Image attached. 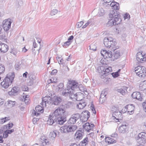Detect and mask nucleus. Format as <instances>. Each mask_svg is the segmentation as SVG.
Listing matches in <instances>:
<instances>
[{
    "label": "nucleus",
    "instance_id": "de8ad7c7",
    "mask_svg": "<svg viewBox=\"0 0 146 146\" xmlns=\"http://www.w3.org/2000/svg\"><path fill=\"white\" fill-rule=\"evenodd\" d=\"M71 44V42L70 41H67L64 43L62 45L63 47L68 46Z\"/></svg>",
    "mask_w": 146,
    "mask_h": 146
},
{
    "label": "nucleus",
    "instance_id": "6e6d98bb",
    "mask_svg": "<svg viewBox=\"0 0 146 146\" xmlns=\"http://www.w3.org/2000/svg\"><path fill=\"white\" fill-rule=\"evenodd\" d=\"M67 108H69L72 106V102H68L66 104Z\"/></svg>",
    "mask_w": 146,
    "mask_h": 146
},
{
    "label": "nucleus",
    "instance_id": "864d4df0",
    "mask_svg": "<svg viewBox=\"0 0 146 146\" xmlns=\"http://www.w3.org/2000/svg\"><path fill=\"white\" fill-rule=\"evenodd\" d=\"M14 1L19 5H20V4H22L23 3L22 1L21 0H14Z\"/></svg>",
    "mask_w": 146,
    "mask_h": 146
},
{
    "label": "nucleus",
    "instance_id": "6e6552de",
    "mask_svg": "<svg viewBox=\"0 0 146 146\" xmlns=\"http://www.w3.org/2000/svg\"><path fill=\"white\" fill-rule=\"evenodd\" d=\"M121 21V19L120 18V15L117 16L113 19H111L107 23V25L108 26H112L113 25H118L120 24Z\"/></svg>",
    "mask_w": 146,
    "mask_h": 146
},
{
    "label": "nucleus",
    "instance_id": "f3484780",
    "mask_svg": "<svg viewBox=\"0 0 146 146\" xmlns=\"http://www.w3.org/2000/svg\"><path fill=\"white\" fill-rule=\"evenodd\" d=\"M136 57L137 60L139 62H142L143 61H146L145 58L146 57H145L144 55H143L140 52H138L137 53Z\"/></svg>",
    "mask_w": 146,
    "mask_h": 146
},
{
    "label": "nucleus",
    "instance_id": "09e8293b",
    "mask_svg": "<svg viewBox=\"0 0 146 146\" xmlns=\"http://www.w3.org/2000/svg\"><path fill=\"white\" fill-rule=\"evenodd\" d=\"M111 75L114 78H116L119 76V74L118 73V72H113L111 73Z\"/></svg>",
    "mask_w": 146,
    "mask_h": 146
},
{
    "label": "nucleus",
    "instance_id": "0e129e2a",
    "mask_svg": "<svg viewBox=\"0 0 146 146\" xmlns=\"http://www.w3.org/2000/svg\"><path fill=\"white\" fill-rule=\"evenodd\" d=\"M38 120V118H34L33 120V124H36Z\"/></svg>",
    "mask_w": 146,
    "mask_h": 146
},
{
    "label": "nucleus",
    "instance_id": "c9c22d12",
    "mask_svg": "<svg viewBox=\"0 0 146 146\" xmlns=\"http://www.w3.org/2000/svg\"><path fill=\"white\" fill-rule=\"evenodd\" d=\"M13 124L11 123H9L8 124L4 126V128L7 129H9L11 128L13 126Z\"/></svg>",
    "mask_w": 146,
    "mask_h": 146
},
{
    "label": "nucleus",
    "instance_id": "3c124183",
    "mask_svg": "<svg viewBox=\"0 0 146 146\" xmlns=\"http://www.w3.org/2000/svg\"><path fill=\"white\" fill-rule=\"evenodd\" d=\"M84 22L82 21L78 22L77 23L76 25L78 28H80L83 25Z\"/></svg>",
    "mask_w": 146,
    "mask_h": 146
},
{
    "label": "nucleus",
    "instance_id": "e433bc0d",
    "mask_svg": "<svg viewBox=\"0 0 146 146\" xmlns=\"http://www.w3.org/2000/svg\"><path fill=\"white\" fill-rule=\"evenodd\" d=\"M118 92L120 93L123 95H124L126 94L127 92V90L126 89H123L122 88L118 89L117 90Z\"/></svg>",
    "mask_w": 146,
    "mask_h": 146
},
{
    "label": "nucleus",
    "instance_id": "a18cd8bd",
    "mask_svg": "<svg viewBox=\"0 0 146 146\" xmlns=\"http://www.w3.org/2000/svg\"><path fill=\"white\" fill-rule=\"evenodd\" d=\"M58 12V10L56 9H53L51 11L50 14L52 15H54L57 14Z\"/></svg>",
    "mask_w": 146,
    "mask_h": 146
},
{
    "label": "nucleus",
    "instance_id": "ddd939ff",
    "mask_svg": "<svg viewBox=\"0 0 146 146\" xmlns=\"http://www.w3.org/2000/svg\"><path fill=\"white\" fill-rule=\"evenodd\" d=\"M84 131L83 130H82L81 129L77 131L74 135V139L78 140L81 139L84 135Z\"/></svg>",
    "mask_w": 146,
    "mask_h": 146
},
{
    "label": "nucleus",
    "instance_id": "8fccbe9b",
    "mask_svg": "<svg viewBox=\"0 0 146 146\" xmlns=\"http://www.w3.org/2000/svg\"><path fill=\"white\" fill-rule=\"evenodd\" d=\"M104 1V3H103L104 5H108L110 7L109 4L110 3L111 0H103Z\"/></svg>",
    "mask_w": 146,
    "mask_h": 146
},
{
    "label": "nucleus",
    "instance_id": "2eb2a0df",
    "mask_svg": "<svg viewBox=\"0 0 146 146\" xmlns=\"http://www.w3.org/2000/svg\"><path fill=\"white\" fill-rule=\"evenodd\" d=\"M101 53L104 58H111L112 56V53L111 51L103 50L101 51Z\"/></svg>",
    "mask_w": 146,
    "mask_h": 146
},
{
    "label": "nucleus",
    "instance_id": "bf43d9fd",
    "mask_svg": "<svg viewBox=\"0 0 146 146\" xmlns=\"http://www.w3.org/2000/svg\"><path fill=\"white\" fill-rule=\"evenodd\" d=\"M57 72V70L56 69H54L52 70V72L51 73V75H53L55 74H56Z\"/></svg>",
    "mask_w": 146,
    "mask_h": 146
},
{
    "label": "nucleus",
    "instance_id": "a211bd4d",
    "mask_svg": "<svg viewBox=\"0 0 146 146\" xmlns=\"http://www.w3.org/2000/svg\"><path fill=\"white\" fill-rule=\"evenodd\" d=\"M125 109L130 114H132L134 112V107L133 104H128L125 107Z\"/></svg>",
    "mask_w": 146,
    "mask_h": 146
},
{
    "label": "nucleus",
    "instance_id": "1a4fd4ad",
    "mask_svg": "<svg viewBox=\"0 0 146 146\" xmlns=\"http://www.w3.org/2000/svg\"><path fill=\"white\" fill-rule=\"evenodd\" d=\"M146 133L142 132L139 133L137 137V142L140 144H143L145 143Z\"/></svg>",
    "mask_w": 146,
    "mask_h": 146
},
{
    "label": "nucleus",
    "instance_id": "72a5a7b5",
    "mask_svg": "<svg viewBox=\"0 0 146 146\" xmlns=\"http://www.w3.org/2000/svg\"><path fill=\"white\" fill-rule=\"evenodd\" d=\"M58 133V132L56 130H55L53 131L52 132H50L49 134L50 138H51L52 139L54 138L57 135V133Z\"/></svg>",
    "mask_w": 146,
    "mask_h": 146
},
{
    "label": "nucleus",
    "instance_id": "37998d69",
    "mask_svg": "<svg viewBox=\"0 0 146 146\" xmlns=\"http://www.w3.org/2000/svg\"><path fill=\"white\" fill-rule=\"evenodd\" d=\"M106 96V94L105 93V92L104 91H103L102 92V93L100 96V101H101V100L102 99L104 98Z\"/></svg>",
    "mask_w": 146,
    "mask_h": 146
},
{
    "label": "nucleus",
    "instance_id": "423d86ee",
    "mask_svg": "<svg viewBox=\"0 0 146 146\" xmlns=\"http://www.w3.org/2000/svg\"><path fill=\"white\" fill-rule=\"evenodd\" d=\"M135 71L137 75L141 78H144L146 75V69L143 66H139L135 68Z\"/></svg>",
    "mask_w": 146,
    "mask_h": 146
},
{
    "label": "nucleus",
    "instance_id": "5fc2aeb1",
    "mask_svg": "<svg viewBox=\"0 0 146 146\" xmlns=\"http://www.w3.org/2000/svg\"><path fill=\"white\" fill-rule=\"evenodd\" d=\"M7 131H5L3 134V137L4 138H6L8 136V134L7 133Z\"/></svg>",
    "mask_w": 146,
    "mask_h": 146
},
{
    "label": "nucleus",
    "instance_id": "2f4dec72",
    "mask_svg": "<svg viewBox=\"0 0 146 146\" xmlns=\"http://www.w3.org/2000/svg\"><path fill=\"white\" fill-rule=\"evenodd\" d=\"M41 104L42 106L40 105H38L35 108V110L36 111L40 112L42 113L43 112L44 110L43 108L44 107L42 106V102L41 103Z\"/></svg>",
    "mask_w": 146,
    "mask_h": 146
},
{
    "label": "nucleus",
    "instance_id": "dca6fc26",
    "mask_svg": "<svg viewBox=\"0 0 146 146\" xmlns=\"http://www.w3.org/2000/svg\"><path fill=\"white\" fill-rule=\"evenodd\" d=\"M105 69L104 70V73H103L102 75H101V77L102 78H104L106 76L110 73L112 71V69L110 66H107L105 65Z\"/></svg>",
    "mask_w": 146,
    "mask_h": 146
},
{
    "label": "nucleus",
    "instance_id": "9d476101",
    "mask_svg": "<svg viewBox=\"0 0 146 146\" xmlns=\"http://www.w3.org/2000/svg\"><path fill=\"white\" fill-rule=\"evenodd\" d=\"M80 117V115L78 113H75L72 115L68 121L69 124L75 123Z\"/></svg>",
    "mask_w": 146,
    "mask_h": 146
},
{
    "label": "nucleus",
    "instance_id": "4c0bfd02",
    "mask_svg": "<svg viewBox=\"0 0 146 146\" xmlns=\"http://www.w3.org/2000/svg\"><path fill=\"white\" fill-rule=\"evenodd\" d=\"M57 59L59 64H61L63 66H64L65 64L63 62V60L62 58L59 57H57Z\"/></svg>",
    "mask_w": 146,
    "mask_h": 146
},
{
    "label": "nucleus",
    "instance_id": "e2e57ef3",
    "mask_svg": "<svg viewBox=\"0 0 146 146\" xmlns=\"http://www.w3.org/2000/svg\"><path fill=\"white\" fill-rule=\"evenodd\" d=\"M29 95H24L23 96V99H29Z\"/></svg>",
    "mask_w": 146,
    "mask_h": 146
},
{
    "label": "nucleus",
    "instance_id": "f704fd0d",
    "mask_svg": "<svg viewBox=\"0 0 146 146\" xmlns=\"http://www.w3.org/2000/svg\"><path fill=\"white\" fill-rule=\"evenodd\" d=\"M104 14V10L102 8H100L98 10V13L97 14V16L100 17L103 15Z\"/></svg>",
    "mask_w": 146,
    "mask_h": 146
},
{
    "label": "nucleus",
    "instance_id": "f257e3e1",
    "mask_svg": "<svg viewBox=\"0 0 146 146\" xmlns=\"http://www.w3.org/2000/svg\"><path fill=\"white\" fill-rule=\"evenodd\" d=\"M65 112V110L62 108H57L49 116L47 123L52 125L55 122H56L60 124H63L64 121L62 116Z\"/></svg>",
    "mask_w": 146,
    "mask_h": 146
},
{
    "label": "nucleus",
    "instance_id": "58836bf2",
    "mask_svg": "<svg viewBox=\"0 0 146 146\" xmlns=\"http://www.w3.org/2000/svg\"><path fill=\"white\" fill-rule=\"evenodd\" d=\"M88 139L87 137H86L81 142L82 144H83V145L85 146L88 143Z\"/></svg>",
    "mask_w": 146,
    "mask_h": 146
},
{
    "label": "nucleus",
    "instance_id": "c756f323",
    "mask_svg": "<svg viewBox=\"0 0 146 146\" xmlns=\"http://www.w3.org/2000/svg\"><path fill=\"white\" fill-rule=\"evenodd\" d=\"M105 141L107 142L109 144H113L116 142L115 140L110 137H107L106 138Z\"/></svg>",
    "mask_w": 146,
    "mask_h": 146
},
{
    "label": "nucleus",
    "instance_id": "412c9836",
    "mask_svg": "<svg viewBox=\"0 0 146 146\" xmlns=\"http://www.w3.org/2000/svg\"><path fill=\"white\" fill-rule=\"evenodd\" d=\"M94 126L93 124H91V125H90L89 123H86L83 125L84 129L88 132H90Z\"/></svg>",
    "mask_w": 146,
    "mask_h": 146
},
{
    "label": "nucleus",
    "instance_id": "4be33fe9",
    "mask_svg": "<svg viewBox=\"0 0 146 146\" xmlns=\"http://www.w3.org/2000/svg\"><path fill=\"white\" fill-rule=\"evenodd\" d=\"M110 6L111 7L112 9L115 10H118L119 8V3L115 1L112 2L110 4Z\"/></svg>",
    "mask_w": 146,
    "mask_h": 146
},
{
    "label": "nucleus",
    "instance_id": "79ce46f5",
    "mask_svg": "<svg viewBox=\"0 0 146 146\" xmlns=\"http://www.w3.org/2000/svg\"><path fill=\"white\" fill-rule=\"evenodd\" d=\"M120 53L119 51H116L114 55L115 58L117 59L120 56Z\"/></svg>",
    "mask_w": 146,
    "mask_h": 146
},
{
    "label": "nucleus",
    "instance_id": "f8f14e48",
    "mask_svg": "<svg viewBox=\"0 0 146 146\" xmlns=\"http://www.w3.org/2000/svg\"><path fill=\"white\" fill-rule=\"evenodd\" d=\"M74 92L70 94L71 96L70 98H72L75 99L77 101H83V94L81 93H77L76 94L74 93Z\"/></svg>",
    "mask_w": 146,
    "mask_h": 146
},
{
    "label": "nucleus",
    "instance_id": "680f3d73",
    "mask_svg": "<svg viewBox=\"0 0 146 146\" xmlns=\"http://www.w3.org/2000/svg\"><path fill=\"white\" fill-rule=\"evenodd\" d=\"M28 90V87L26 86H24L22 88V90L23 91H27Z\"/></svg>",
    "mask_w": 146,
    "mask_h": 146
},
{
    "label": "nucleus",
    "instance_id": "ea45409f",
    "mask_svg": "<svg viewBox=\"0 0 146 146\" xmlns=\"http://www.w3.org/2000/svg\"><path fill=\"white\" fill-rule=\"evenodd\" d=\"M92 21L91 20H89L85 24V25L83 26L82 27V28H86L88 25L90 24V25H91L92 24Z\"/></svg>",
    "mask_w": 146,
    "mask_h": 146
},
{
    "label": "nucleus",
    "instance_id": "49530a36",
    "mask_svg": "<svg viewBox=\"0 0 146 146\" xmlns=\"http://www.w3.org/2000/svg\"><path fill=\"white\" fill-rule=\"evenodd\" d=\"M9 105L10 106H13L15 104V101H13L11 100H9L8 101Z\"/></svg>",
    "mask_w": 146,
    "mask_h": 146
},
{
    "label": "nucleus",
    "instance_id": "6ab92c4d",
    "mask_svg": "<svg viewBox=\"0 0 146 146\" xmlns=\"http://www.w3.org/2000/svg\"><path fill=\"white\" fill-rule=\"evenodd\" d=\"M132 97L134 99L142 101V98L141 97V94L139 92H135L133 93L131 95Z\"/></svg>",
    "mask_w": 146,
    "mask_h": 146
},
{
    "label": "nucleus",
    "instance_id": "f03ea898",
    "mask_svg": "<svg viewBox=\"0 0 146 146\" xmlns=\"http://www.w3.org/2000/svg\"><path fill=\"white\" fill-rule=\"evenodd\" d=\"M78 83L75 80H68L66 88L62 91V95L66 96L69 94H72L74 92L75 89L78 88Z\"/></svg>",
    "mask_w": 146,
    "mask_h": 146
},
{
    "label": "nucleus",
    "instance_id": "20e7f679",
    "mask_svg": "<svg viewBox=\"0 0 146 146\" xmlns=\"http://www.w3.org/2000/svg\"><path fill=\"white\" fill-rule=\"evenodd\" d=\"M15 77L14 72L9 73L5 77L1 84L2 87L4 88H7L11 85Z\"/></svg>",
    "mask_w": 146,
    "mask_h": 146
},
{
    "label": "nucleus",
    "instance_id": "69168bd1",
    "mask_svg": "<svg viewBox=\"0 0 146 146\" xmlns=\"http://www.w3.org/2000/svg\"><path fill=\"white\" fill-rule=\"evenodd\" d=\"M143 108L145 109V111L146 112V100L143 103Z\"/></svg>",
    "mask_w": 146,
    "mask_h": 146
},
{
    "label": "nucleus",
    "instance_id": "774afa93",
    "mask_svg": "<svg viewBox=\"0 0 146 146\" xmlns=\"http://www.w3.org/2000/svg\"><path fill=\"white\" fill-rule=\"evenodd\" d=\"M111 137H117V134L115 133H113L111 135Z\"/></svg>",
    "mask_w": 146,
    "mask_h": 146
},
{
    "label": "nucleus",
    "instance_id": "4468645a",
    "mask_svg": "<svg viewBox=\"0 0 146 146\" xmlns=\"http://www.w3.org/2000/svg\"><path fill=\"white\" fill-rule=\"evenodd\" d=\"M90 113L87 111H85L82 112L81 115V119H82V121L85 122L87 121L90 117Z\"/></svg>",
    "mask_w": 146,
    "mask_h": 146
},
{
    "label": "nucleus",
    "instance_id": "cd10ccee",
    "mask_svg": "<svg viewBox=\"0 0 146 146\" xmlns=\"http://www.w3.org/2000/svg\"><path fill=\"white\" fill-rule=\"evenodd\" d=\"M18 90L16 87H15L13 88L11 91L9 92V94L10 95H15L17 93Z\"/></svg>",
    "mask_w": 146,
    "mask_h": 146
},
{
    "label": "nucleus",
    "instance_id": "052dcab7",
    "mask_svg": "<svg viewBox=\"0 0 146 146\" xmlns=\"http://www.w3.org/2000/svg\"><path fill=\"white\" fill-rule=\"evenodd\" d=\"M64 86V85L63 84H60L58 86V88L60 89H62Z\"/></svg>",
    "mask_w": 146,
    "mask_h": 146
},
{
    "label": "nucleus",
    "instance_id": "13d9d810",
    "mask_svg": "<svg viewBox=\"0 0 146 146\" xmlns=\"http://www.w3.org/2000/svg\"><path fill=\"white\" fill-rule=\"evenodd\" d=\"M91 109L93 112V113L94 114H96V111L95 110L94 107L93 106H91Z\"/></svg>",
    "mask_w": 146,
    "mask_h": 146
},
{
    "label": "nucleus",
    "instance_id": "aec40b11",
    "mask_svg": "<svg viewBox=\"0 0 146 146\" xmlns=\"http://www.w3.org/2000/svg\"><path fill=\"white\" fill-rule=\"evenodd\" d=\"M8 46L4 44L1 42L0 43V51L3 53L6 52L8 50Z\"/></svg>",
    "mask_w": 146,
    "mask_h": 146
},
{
    "label": "nucleus",
    "instance_id": "b1692460",
    "mask_svg": "<svg viewBox=\"0 0 146 146\" xmlns=\"http://www.w3.org/2000/svg\"><path fill=\"white\" fill-rule=\"evenodd\" d=\"M139 89L141 91L146 90V80L141 81L139 85Z\"/></svg>",
    "mask_w": 146,
    "mask_h": 146
},
{
    "label": "nucleus",
    "instance_id": "a878e982",
    "mask_svg": "<svg viewBox=\"0 0 146 146\" xmlns=\"http://www.w3.org/2000/svg\"><path fill=\"white\" fill-rule=\"evenodd\" d=\"M40 141L42 143V145H48L50 143L49 141L45 136H42L40 137Z\"/></svg>",
    "mask_w": 146,
    "mask_h": 146
},
{
    "label": "nucleus",
    "instance_id": "7c9ffc66",
    "mask_svg": "<svg viewBox=\"0 0 146 146\" xmlns=\"http://www.w3.org/2000/svg\"><path fill=\"white\" fill-rule=\"evenodd\" d=\"M127 128L126 125L125 124H123L120 126L119 128V132L121 133H124L125 132Z\"/></svg>",
    "mask_w": 146,
    "mask_h": 146
},
{
    "label": "nucleus",
    "instance_id": "39448f33",
    "mask_svg": "<svg viewBox=\"0 0 146 146\" xmlns=\"http://www.w3.org/2000/svg\"><path fill=\"white\" fill-rule=\"evenodd\" d=\"M104 43L105 46L108 48H111L113 49L116 44V42L113 41L112 38L110 37H105L104 39Z\"/></svg>",
    "mask_w": 146,
    "mask_h": 146
},
{
    "label": "nucleus",
    "instance_id": "bb28decb",
    "mask_svg": "<svg viewBox=\"0 0 146 146\" xmlns=\"http://www.w3.org/2000/svg\"><path fill=\"white\" fill-rule=\"evenodd\" d=\"M78 88L80 90L84 92V94L87 95L88 94V92L87 91L85 87L83 86L82 84L78 85Z\"/></svg>",
    "mask_w": 146,
    "mask_h": 146
},
{
    "label": "nucleus",
    "instance_id": "0eeeda50",
    "mask_svg": "<svg viewBox=\"0 0 146 146\" xmlns=\"http://www.w3.org/2000/svg\"><path fill=\"white\" fill-rule=\"evenodd\" d=\"M77 126L76 125L72 126L65 125L60 128V130L61 133H66L73 132L77 129Z\"/></svg>",
    "mask_w": 146,
    "mask_h": 146
},
{
    "label": "nucleus",
    "instance_id": "393cba45",
    "mask_svg": "<svg viewBox=\"0 0 146 146\" xmlns=\"http://www.w3.org/2000/svg\"><path fill=\"white\" fill-rule=\"evenodd\" d=\"M86 103L84 100L80 101L77 105L76 107L79 109L84 108L86 106Z\"/></svg>",
    "mask_w": 146,
    "mask_h": 146
},
{
    "label": "nucleus",
    "instance_id": "7ed1b4c3",
    "mask_svg": "<svg viewBox=\"0 0 146 146\" xmlns=\"http://www.w3.org/2000/svg\"><path fill=\"white\" fill-rule=\"evenodd\" d=\"M62 101L61 97H54L51 98L50 96H45L42 98V105L43 107H46L47 104H51L56 105H58Z\"/></svg>",
    "mask_w": 146,
    "mask_h": 146
},
{
    "label": "nucleus",
    "instance_id": "9b49d317",
    "mask_svg": "<svg viewBox=\"0 0 146 146\" xmlns=\"http://www.w3.org/2000/svg\"><path fill=\"white\" fill-rule=\"evenodd\" d=\"M11 23V21L10 19L5 20L3 21V27L5 31H7L10 28Z\"/></svg>",
    "mask_w": 146,
    "mask_h": 146
},
{
    "label": "nucleus",
    "instance_id": "a19ab883",
    "mask_svg": "<svg viewBox=\"0 0 146 146\" xmlns=\"http://www.w3.org/2000/svg\"><path fill=\"white\" fill-rule=\"evenodd\" d=\"M5 68L4 66L1 64H0V74L4 72Z\"/></svg>",
    "mask_w": 146,
    "mask_h": 146
},
{
    "label": "nucleus",
    "instance_id": "c85d7f7f",
    "mask_svg": "<svg viewBox=\"0 0 146 146\" xmlns=\"http://www.w3.org/2000/svg\"><path fill=\"white\" fill-rule=\"evenodd\" d=\"M105 68V65L98 67L97 69V71L100 74H102L101 75H102L104 73Z\"/></svg>",
    "mask_w": 146,
    "mask_h": 146
},
{
    "label": "nucleus",
    "instance_id": "338daca9",
    "mask_svg": "<svg viewBox=\"0 0 146 146\" xmlns=\"http://www.w3.org/2000/svg\"><path fill=\"white\" fill-rule=\"evenodd\" d=\"M23 101L24 100L25 103L27 104H28L29 103V99H22Z\"/></svg>",
    "mask_w": 146,
    "mask_h": 146
},
{
    "label": "nucleus",
    "instance_id": "c03bdc74",
    "mask_svg": "<svg viewBox=\"0 0 146 146\" xmlns=\"http://www.w3.org/2000/svg\"><path fill=\"white\" fill-rule=\"evenodd\" d=\"M18 52V50L15 48L12 49L11 51L10 52V53L11 54H13L14 55L16 56V55Z\"/></svg>",
    "mask_w": 146,
    "mask_h": 146
},
{
    "label": "nucleus",
    "instance_id": "4d7b16f0",
    "mask_svg": "<svg viewBox=\"0 0 146 146\" xmlns=\"http://www.w3.org/2000/svg\"><path fill=\"white\" fill-rule=\"evenodd\" d=\"M6 131L7 132V133L9 134H11V133L13 132L14 131V129H11V130H6Z\"/></svg>",
    "mask_w": 146,
    "mask_h": 146
},
{
    "label": "nucleus",
    "instance_id": "5701e85b",
    "mask_svg": "<svg viewBox=\"0 0 146 146\" xmlns=\"http://www.w3.org/2000/svg\"><path fill=\"white\" fill-rule=\"evenodd\" d=\"M118 13L119 12L116 10H113L111 11L109 15L110 18L111 19H113L115 17H117V16L120 15Z\"/></svg>",
    "mask_w": 146,
    "mask_h": 146
},
{
    "label": "nucleus",
    "instance_id": "603ef678",
    "mask_svg": "<svg viewBox=\"0 0 146 146\" xmlns=\"http://www.w3.org/2000/svg\"><path fill=\"white\" fill-rule=\"evenodd\" d=\"M90 49L92 50H96V47L94 46V45L93 44H91L90 46Z\"/></svg>",
    "mask_w": 146,
    "mask_h": 146
},
{
    "label": "nucleus",
    "instance_id": "473e14b6",
    "mask_svg": "<svg viewBox=\"0 0 146 146\" xmlns=\"http://www.w3.org/2000/svg\"><path fill=\"white\" fill-rule=\"evenodd\" d=\"M121 112L118 110L116 111L113 113V117H114V118H115L116 120H117V121H119V119L117 118L115 116V115L117 117L118 115L119 116H120L119 117H121Z\"/></svg>",
    "mask_w": 146,
    "mask_h": 146
}]
</instances>
